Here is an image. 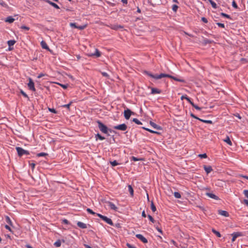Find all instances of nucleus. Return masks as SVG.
Listing matches in <instances>:
<instances>
[{
    "instance_id": "0eeeda50",
    "label": "nucleus",
    "mask_w": 248,
    "mask_h": 248,
    "mask_svg": "<svg viewBox=\"0 0 248 248\" xmlns=\"http://www.w3.org/2000/svg\"><path fill=\"white\" fill-rule=\"evenodd\" d=\"M136 237L137 238L139 239L143 243H147L148 242L147 239L145 237H144L142 234H137L136 235Z\"/></svg>"
},
{
    "instance_id": "052dcab7",
    "label": "nucleus",
    "mask_w": 248,
    "mask_h": 248,
    "mask_svg": "<svg viewBox=\"0 0 248 248\" xmlns=\"http://www.w3.org/2000/svg\"><path fill=\"white\" fill-rule=\"evenodd\" d=\"M132 160H133L134 161H137L139 160V159H138L137 158H136L135 156H132Z\"/></svg>"
},
{
    "instance_id": "de8ad7c7",
    "label": "nucleus",
    "mask_w": 248,
    "mask_h": 248,
    "mask_svg": "<svg viewBox=\"0 0 248 248\" xmlns=\"http://www.w3.org/2000/svg\"><path fill=\"white\" fill-rule=\"evenodd\" d=\"M217 24L218 25V27H219L220 28H225V25L223 23H217Z\"/></svg>"
},
{
    "instance_id": "864d4df0",
    "label": "nucleus",
    "mask_w": 248,
    "mask_h": 248,
    "mask_svg": "<svg viewBox=\"0 0 248 248\" xmlns=\"http://www.w3.org/2000/svg\"><path fill=\"white\" fill-rule=\"evenodd\" d=\"M127 246L128 248H137L136 247H135V246H132L128 243L127 244Z\"/></svg>"
},
{
    "instance_id": "8fccbe9b",
    "label": "nucleus",
    "mask_w": 248,
    "mask_h": 248,
    "mask_svg": "<svg viewBox=\"0 0 248 248\" xmlns=\"http://www.w3.org/2000/svg\"><path fill=\"white\" fill-rule=\"evenodd\" d=\"M199 156L201 157V158H205L207 157V155L206 154H200L199 155Z\"/></svg>"
},
{
    "instance_id": "f704fd0d",
    "label": "nucleus",
    "mask_w": 248,
    "mask_h": 248,
    "mask_svg": "<svg viewBox=\"0 0 248 248\" xmlns=\"http://www.w3.org/2000/svg\"><path fill=\"white\" fill-rule=\"evenodd\" d=\"M72 103V102H70L69 104H66V105H64L62 107L63 108H67L68 109H69Z\"/></svg>"
},
{
    "instance_id": "39448f33",
    "label": "nucleus",
    "mask_w": 248,
    "mask_h": 248,
    "mask_svg": "<svg viewBox=\"0 0 248 248\" xmlns=\"http://www.w3.org/2000/svg\"><path fill=\"white\" fill-rule=\"evenodd\" d=\"M127 128V126L125 124H121L113 127L114 129L121 131H125L126 130Z\"/></svg>"
},
{
    "instance_id": "603ef678",
    "label": "nucleus",
    "mask_w": 248,
    "mask_h": 248,
    "mask_svg": "<svg viewBox=\"0 0 248 248\" xmlns=\"http://www.w3.org/2000/svg\"><path fill=\"white\" fill-rule=\"evenodd\" d=\"M185 99H186L191 105V103H193L190 100V99L187 96L185 97Z\"/></svg>"
},
{
    "instance_id": "b1692460",
    "label": "nucleus",
    "mask_w": 248,
    "mask_h": 248,
    "mask_svg": "<svg viewBox=\"0 0 248 248\" xmlns=\"http://www.w3.org/2000/svg\"><path fill=\"white\" fill-rule=\"evenodd\" d=\"M54 245L56 247H60L61 246V241L60 240H57L54 243Z\"/></svg>"
},
{
    "instance_id": "393cba45",
    "label": "nucleus",
    "mask_w": 248,
    "mask_h": 248,
    "mask_svg": "<svg viewBox=\"0 0 248 248\" xmlns=\"http://www.w3.org/2000/svg\"><path fill=\"white\" fill-rule=\"evenodd\" d=\"M93 55H94L97 57H99L101 56V53L97 49H96L95 53L93 54Z\"/></svg>"
},
{
    "instance_id": "680f3d73",
    "label": "nucleus",
    "mask_w": 248,
    "mask_h": 248,
    "mask_svg": "<svg viewBox=\"0 0 248 248\" xmlns=\"http://www.w3.org/2000/svg\"><path fill=\"white\" fill-rule=\"evenodd\" d=\"M156 229L160 233L162 234V233H163L162 231L160 228L156 227Z\"/></svg>"
},
{
    "instance_id": "ddd939ff",
    "label": "nucleus",
    "mask_w": 248,
    "mask_h": 248,
    "mask_svg": "<svg viewBox=\"0 0 248 248\" xmlns=\"http://www.w3.org/2000/svg\"><path fill=\"white\" fill-rule=\"evenodd\" d=\"M108 206L111 209L113 210H116L117 209V207L116 206V205L112 202H107Z\"/></svg>"
},
{
    "instance_id": "6e6552de",
    "label": "nucleus",
    "mask_w": 248,
    "mask_h": 248,
    "mask_svg": "<svg viewBox=\"0 0 248 248\" xmlns=\"http://www.w3.org/2000/svg\"><path fill=\"white\" fill-rule=\"evenodd\" d=\"M28 86L29 88L31 90L33 91H35L34 82H33L31 78L29 79V82L28 84Z\"/></svg>"
},
{
    "instance_id": "c9c22d12",
    "label": "nucleus",
    "mask_w": 248,
    "mask_h": 248,
    "mask_svg": "<svg viewBox=\"0 0 248 248\" xmlns=\"http://www.w3.org/2000/svg\"><path fill=\"white\" fill-rule=\"evenodd\" d=\"M46 155H47V154L46 153H40L38 154L37 155V156L38 157H41V156H46Z\"/></svg>"
},
{
    "instance_id": "6ab92c4d",
    "label": "nucleus",
    "mask_w": 248,
    "mask_h": 248,
    "mask_svg": "<svg viewBox=\"0 0 248 248\" xmlns=\"http://www.w3.org/2000/svg\"><path fill=\"white\" fill-rule=\"evenodd\" d=\"M5 22H9L10 23H13L15 21V19L12 16H8L5 19Z\"/></svg>"
},
{
    "instance_id": "9d476101",
    "label": "nucleus",
    "mask_w": 248,
    "mask_h": 248,
    "mask_svg": "<svg viewBox=\"0 0 248 248\" xmlns=\"http://www.w3.org/2000/svg\"><path fill=\"white\" fill-rule=\"evenodd\" d=\"M102 219L110 225H113V222H112V221L111 220V219L109 218H108V217H107L106 216H104L103 217Z\"/></svg>"
},
{
    "instance_id": "79ce46f5",
    "label": "nucleus",
    "mask_w": 248,
    "mask_h": 248,
    "mask_svg": "<svg viewBox=\"0 0 248 248\" xmlns=\"http://www.w3.org/2000/svg\"><path fill=\"white\" fill-rule=\"evenodd\" d=\"M51 5L56 9H60L59 6L57 4H56L54 2H52V3H51Z\"/></svg>"
},
{
    "instance_id": "bf43d9fd",
    "label": "nucleus",
    "mask_w": 248,
    "mask_h": 248,
    "mask_svg": "<svg viewBox=\"0 0 248 248\" xmlns=\"http://www.w3.org/2000/svg\"><path fill=\"white\" fill-rule=\"evenodd\" d=\"M0 4L2 5V6L6 5L5 3L3 0H0Z\"/></svg>"
},
{
    "instance_id": "7c9ffc66",
    "label": "nucleus",
    "mask_w": 248,
    "mask_h": 248,
    "mask_svg": "<svg viewBox=\"0 0 248 248\" xmlns=\"http://www.w3.org/2000/svg\"><path fill=\"white\" fill-rule=\"evenodd\" d=\"M133 122H134V123H135L136 124H139V125H140V124H142V123L137 118H134L133 119Z\"/></svg>"
},
{
    "instance_id": "69168bd1",
    "label": "nucleus",
    "mask_w": 248,
    "mask_h": 248,
    "mask_svg": "<svg viewBox=\"0 0 248 248\" xmlns=\"http://www.w3.org/2000/svg\"><path fill=\"white\" fill-rule=\"evenodd\" d=\"M102 74L104 77H108V74L106 72H102Z\"/></svg>"
},
{
    "instance_id": "c756f323",
    "label": "nucleus",
    "mask_w": 248,
    "mask_h": 248,
    "mask_svg": "<svg viewBox=\"0 0 248 248\" xmlns=\"http://www.w3.org/2000/svg\"><path fill=\"white\" fill-rule=\"evenodd\" d=\"M151 208L153 212H155L156 211V207L154 205L153 202H151Z\"/></svg>"
},
{
    "instance_id": "5701e85b",
    "label": "nucleus",
    "mask_w": 248,
    "mask_h": 248,
    "mask_svg": "<svg viewBox=\"0 0 248 248\" xmlns=\"http://www.w3.org/2000/svg\"><path fill=\"white\" fill-rule=\"evenodd\" d=\"M208 1L210 2V3H211V4L213 8H214V9L217 8V4L214 1H213L212 0H208Z\"/></svg>"
},
{
    "instance_id": "a18cd8bd",
    "label": "nucleus",
    "mask_w": 248,
    "mask_h": 248,
    "mask_svg": "<svg viewBox=\"0 0 248 248\" xmlns=\"http://www.w3.org/2000/svg\"><path fill=\"white\" fill-rule=\"evenodd\" d=\"M232 6L235 9L238 8L237 5L234 0H233L232 2Z\"/></svg>"
},
{
    "instance_id": "5fc2aeb1",
    "label": "nucleus",
    "mask_w": 248,
    "mask_h": 248,
    "mask_svg": "<svg viewBox=\"0 0 248 248\" xmlns=\"http://www.w3.org/2000/svg\"><path fill=\"white\" fill-rule=\"evenodd\" d=\"M127 246L128 248H137L136 247H135V246H132L128 243L127 244Z\"/></svg>"
},
{
    "instance_id": "ea45409f",
    "label": "nucleus",
    "mask_w": 248,
    "mask_h": 248,
    "mask_svg": "<svg viewBox=\"0 0 248 248\" xmlns=\"http://www.w3.org/2000/svg\"><path fill=\"white\" fill-rule=\"evenodd\" d=\"M191 105L196 109L200 110L201 109V108L199 107L198 106L194 104V103H191Z\"/></svg>"
},
{
    "instance_id": "20e7f679",
    "label": "nucleus",
    "mask_w": 248,
    "mask_h": 248,
    "mask_svg": "<svg viewBox=\"0 0 248 248\" xmlns=\"http://www.w3.org/2000/svg\"><path fill=\"white\" fill-rule=\"evenodd\" d=\"M124 114L125 119L128 120L129 119L131 115L134 114V113L131 111L129 109L127 108L126 109L124 110Z\"/></svg>"
},
{
    "instance_id": "dca6fc26",
    "label": "nucleus",
    "mask_w": 248,
    "mask_h": 248,
    "mask_svg": "<svg viewBox=\"0 0 248 248\" xmlns=\"http://www.w3.org/2000/svg\"><path fill=\"white\" fill-rule=\"evenodd\" d=\"M150 124L154 128L157 129V130H161V127L159 126L158 125L154 123V122H150Z\"/></svg>"
},
{
    "instance_id": "7ed1b4c3",
    "label": "nucleus",
    "mask_w": 248,
    "mask_h": 248,
    "mask_svg": "<svg viewBox=\"0 0 248 248\" xmlns=\"http://www.w3.org/2000/svg\"><path fill=\"white\" fill-rule=\"evenodd\" d=\"M16 150L19 156H21L24 155H29L28 151L25 150L21 147H17L16 148Z\"/></svg>"
},
{
    "instance_id": "f3484780",
    "label": "nucleus",
    "mask_w": 248,
    "mask_h": 248,
    "mask_svg": "<svg viewBox=\"0 0 248 248\" xmlns=\"http://www.w3.org/2000/svg\"><path fill=\"white\" fill-rule=\"evenodd\" d=\"M41 46L43 48L49 50V47L45 41H42L41 42Z\"/></svg>"
},
{
    "instance_id": "e433bc0d",
    "label": "nucleus",
    "mask_w": 248,
    "mask_h": 248,
    "mask_svg": "<svg viewBox=\"0 0 248 248\" xmlns=\"http://www.w3.org/2000/svg\"><path fill=\"white\" fill-rule=\"evenodd\" d=\"M110 164L112 166H116L118 165V163L116 160H114L113 161L110 162Z\"/></svg>"
},
{
    "instance_id": "4468645a",
    "label": "nucleus",
    "mask_w": 248,
    "mask_h": 248,
    "mask_svg": "<svg viewBox=\"0 0 248 248\" xmlns=\"http://www.w3.org/2000/svg\"><path fill=\"white\" fill-rule=\"evenodd\" d=\"M77 225L78 227L82 229H86L87 228V225L86 224L80 221L78 222Z\"/></svg>"
},
{
    "instance_id": "e2e57ef3",
    "label": "nucleus",
    "mask_w": 248,
    "mask_h": 248,
    "mask_svg": "<svg viewBox=\"0 0 248 248\" xmlns=\"http://www.w3.org/2000/svg\"><path fill=\"white\" fill-rule=\"evenodd\" d=\"M5 228L6 229L8 230L9 231H11V229L10 227L8 225H6L5 226Z\"/></svg>"
},
{
    "instance_id": "774afa93",
    "label": "nucleus",
    "mask_w": 248,
    "mask_h": 248,
    "mask_svg": "<svg viewBox=\"0 0 248 248\" xmlns=\"http://www.w3.org/2000/svg\"><path fill=\"white\" fill-rule=\"evenodd\" d=\"M244 203L246 204V205H248V200H244Z\"/></svg>"
},
{
    "instance_id": "4d7b16f0",
    "label": "nucleus",
    "mask_w": 248,
    "mask_h": 248,
    "mask_svg": "<svg viewBox=\"0 0 248 248\" xmlns=\"http://www.w3.org/2000/svg\"><path fill=\"white\" fill-rule=\"evenodd\" d=\"M49 110L54 113H56V111L54 108H49Z\"/></svg>"
},
{
    "instance_id": "4be33fe9",
    "label": "nucleus",
    "mask_w": 248,
    "mask_h": 248,
    "mask_svg": "<svg viewBox=\"0 0 248 248\" xmlns=\"http://www.w3.org/2000/svg\"><path fill=\"white\" fill-rule=\"evenodd\" d=\"M7 43H8L9 46L10 47L15 45V44L16 43V41H15L14 40H11L8 41Z\"/></svg>"
},
{
    "instance_id": "f8f14e48",
    "label": "nucleus",
    "mask_w": 248,
    "mask_h": 248,
    "mask_svg": "<svg viewBox=\"0 0 248 248\" xmlns=\"http://www.w3.org/2000/svg\"><path fill=\"white\" fill-rule=\"evenodd\" d=\"M203 168H204V170H205V171H206V172L207 173V174L209 173L213 170V169H212L211 166H210L204 165L203 166Z\"/></svg>"
},
{
    "instance_id": "3c124183",
    "label": "nucleus",
    "mask_w": 248,
    "mask_h": 248,
    "mask_svg": "<svg viewBox=\"0 0 248 248\" xmlns=\"http://www.w3.org/2000/svg\"><path fill=\"white\" fill-rule=\"evenodd\" d=\"M62 88L65 89L67 88L68 85L67 84H59Z\"/></svg>"
},
{
    "instance_id": "a878e982",
    "label": "nucleus",
    "mask_w": 248,
    "mask_h": 248,
    "mask_svg": "<svg viewBox=\"0 0 248 248\" xmlns=\"http://www.w3.org/2000/svg\"><path fill=\"white\" fill-rule=\"evenodd\" d=\"M212 232H213L215 234L217 237H221V234L220 233V232L216 230H215V229H213L212 230Z\"/></svg>"
},
{
    "instance_id": "a19ab883",
    "label": "nucleus",
    "mask_w": 248,
    "mask_h": 248,
    "mask_svg": "<svg viewBox=\"0 0 248 248\" xmlns=\"http://www.w3.org/2000/svg\"><path fill=\"white\" fill-rule=\"evenodd\" d=\"M6 222L9 223L10 225H12V221L9 217H6Z\"/></svg>"
},
{
    "instance_id": "f03ea898",
    "label": "nucleus",
    "mask_w": 248,
    "mask_h": 248,
    "mask_svg": "<svg viewBox=\"0 0 248 248\" xmlns=\"http://www.w3.org/2000/svg\"><path fill=\"white\" fill-rule=\"evenodd\" d=\"M97 123L100 130L103 133L107 134L108 130V127L100 121H98Z\"/></svg>"
},
{
    "instance_id": "aec40b11",
    "label": "nucleus",
    "mask_w": 248,
    "mask_h": 248,
    "mask_svg": "<svg viewBox=\"0 0 248 248\" xmlns=\"http://www.w3.org/2000/svg\"><path fill=\"white\" fill-rule=\"evenodd\" d=\"M223 140L227 144H228L229 145L231 146L232 145V142L228 136H227L226 139H224Z\"/></svg>"
},
{
    "instance_id": "bb28decb",
    "label": "nucleus",
    "mask_w": 248,
    "mask_h": 248,
    "mask_svg": "<svg viewBox=\"0 0 248 248\" xmlns=\"http://www.w3.org/2000/svg\"><path fill=\"white\" fill-rule=\"evenodd\" d=\"M198 120L201 122H202L204 123H206V124H212V121H211V120H202V119H198Z\"/></svg>"
},
{
    "instance_id": "1a4fd4ad",
    "label": "nucleus",
    "mask_w": 248,
    "mask_h": 248,
    "mask_svg": "<svg viewBox=\"0 0 248 248\" xmlns=\"http://www.w3.org/2000/svg\"><path fill=\"white\" fill-rule=\"evenodd\" d=\"M232 241L234 242L235 240V239H236V238H237L239 236H241L242 234L240 232H234L232 234Z\"/></svg>"
},
{
    "instance_id": "72a5a7b5",
    "label": "nucleus",
    "mask_w": 248,
    "mask_h": 248,
    "mask_svg": "<svg viewBox=\"0 0 248 248\" xmlns=\"http://www.w3.org/2000/svg\"><path fill=\"white\" fill-rule=\"evenodd\" d=\"M95 137H97L101 140H104L105 139V137L102 136L99 134H97V135H96Z\"/></svg>"
},
{
    "instance_id": "412c9836",
    "label": "nucleus",
    "mask_w": 248,
    "mask_h": 248,
    "mask_svg": "<svg viewBox=\"0 0 248 248\" xmlns=\"http://www.w3.org/2000/svg\"><path fill=\"white\" fill-rule=\"evenodd\" d=\"M128 191L130 193L131 196H133V194H134V190H133V189L132 186L131 185H128Z\"/></svg>"
},
{
    "instance_id": "473e14b6",
    "label": "nucleus",
    "mask_w": 248,
    "mask_h": 248,
    "mask_svg": "<svg viewBox=\"0 0 248 248\" xmlns=\"http://www.w3.org/2000/svg\"><path fill=\"white\" fill-rule=\"evenodd\" d=\"M146 130L150 132V133H155V134H159V133L157 132V131H154V130H151L149 128H144Z\"/></svg>"
},
{
    "instance_id": "a211bd4d",
    "label": "nucleus",
    "mask_w": 248,
    "mask_h": 248,
    "mask_svg": "<svg viewBox=\"0 0 248 248\" xmlns=\"http://www.w3.org/2000/svg\"><path fill=\"white\" fill-rule=\"evenodd\" d=\"M219 214L220 215H222L224 217H228L229 216L228 213L226 211L220 210V211H219Z\"/></svg>"
},
{
    "instance_id": "0e129e2a",
    "label": "nucleus",
    "mask_w": 248,
    "mask_h": 248,
    "mask_svg": "<svg viewBox=\"0 0 248 248\" xmlns=\"http://www.w3.org/2000/svg\"><path fill=\"white\" fill-rule=\"evenodd\" d=\"M142 216L143 217H146V215L145 212L144 211H143L142 212Z\"/></svg>"
},
{
    "instance_id": "49530a36",
    "label": "nucleus",
    "mask_w": 248,
    "mask_h": 248,
    "mask_svg": "<svg viewBox=\"0 0 248 248\" xmlns=\"http://www.w3.org/2000/svg\"><path fill=\"white\" fill-rule=\"evenodd\" d=\"M148 218L149 219V220H150L152 222H153V223H154V222H155V220H154V219L153 218V217L151 216H150V215H149L148 216Z\"/></svg>"
},
{
    "instance_id": "13d9d810",
    "label": "nucleus",
    "mask_w": 248,
    "mask_h": 248,
    "mask_svg": "<svg viewBox=\"0 0 248 248\" xmlns=\"http://www.w3.org/2000/svg\"><path fill=\"white\" fill-rule=\"evenodd\" d=\"M190 116L193 118H195L196 119H197L198 120V119H199L198 117H197V116H196L194 114H193V113H191L190 114Z\"/></svg>"
},
{
    "instance_id": "09e8293b",
    "label": "nucleus",
    "mask_w": 248,
    "mask_h": 248,
    "mask_svg": "<svg viewBox=\"0 0 248 248\" xmlns=\"http://www.w3.org/2000/svg\"><path fill=\"white\" fill-rule=\"evenodd\" d=\"M243 193L245 196L248 198V190H244L243 191Z\"/></svg>"
},
{
    "instance_id": "2eb2a0df",
    "label": "nucleus",
    "mask_w": 248,
    "mask_h": 248,
    "mask_svg": "<svg viewBox=\"0 0 248 248\" xmlns=\"http://www.w3.org/2000/svg\"><path fill=\"white\" fill-rule=\"evenodd\" d=\"M161 93V91L157 89V88H152L151 89V93L152 94H159V93Z\"/></svg>"
},
{
    "instance_id": "cd10ccee",
    "label": "nucleus",
    "mask_w": 248,
    "mask_h": 248,
    "mask_svg": "<svg viewBox=\"0 0 248 248\" xmlns=\"http://www.w3.org/2000/svg\"><path fill=\"white\" fill-rule=\"evenodd\" d=\"M123 27L121 26H119L118 25H114L111 26V28L113 30H117L119 28H122Z\"/></svg>"
},
{
    "instance_id": "9b49d317",
    "label": "nucleus",
    "mask_w": 248,
    "mask_h": 248,
    "mask_svg": "<svg viewBox=\"0 0 248 248\" xmlns=\"http://www.w3.org/2000/svg\"><path fill=\"white\" fill-rule=\"evenodd\" d=\"M206 195L210 198H212V199H215L216 200H219V198L217 196L215 195L214 194L211 193H206Z\"/></svg>"
},
{
    "instance_id": "423d86ee",
    "label": "nucleus",
    "mask_w": 248,
    "mask_h": 248,
    "mask_svg": "<svg viewBox=\"0 0 248 248\" xmlns=\"http://www.w3.org/2000/svg\"><path fill=\"white\" fill-rule=\"evenodd\" d=\"M70 26L72 28H74L78 29L80 30H82L84 29L87 27V25H82V26H77L76 23H70Z\"/></svg>"
},
{
    "instance_id": "c03bdc74",
    "label": "nucleus",
    "mask_w": 248,
    "mask_h": 248,
    "mask_svg": "<svg viewBox=\"0 0 248 248\" xmlns=\"http://www.w3.org/2000/svg\"><path fill=\"white\" fill-rule=\"evenodd\" d=\"M20 28L21 29L25 30L26 31H29L30 30V28L26 26H21Z\"/></svg>"
},
{
    "instance_id": "f257e3e1",
    "label": "nucleus",
    "mask_w": 248,
    "mask_h": 248,
    "mask_svg": "<svg viewBox=\"0 0 248 248\" xmlns=\"http://www.w3.org/2000/svg\"><path fill=\"white\" fill-rule=\"evenodd\" d=\"M145 73L148 76H149L152 78H154L155 79H160L163 78H172L176 81H180V82L183 81V80L178 79V78H177L171 76L169 74L161 73L159 75H153L147 71L145 72Z\"/></svg>"
},
{
    "instance_id": "6e6d98bb",
    "label": "nucleus",
    "mask_w": 248,
    "mask_h": 248,
    "mask_svg": "<svg viewBox=\"0 0 248 248\" xmlns=\"http://www.w3.org/2000/svg\"><path fill=\"white\" fill-rule=\"evenodd\" d=\"M202 20L203 22H204V23H207V22H208V20H207V19L205 17H202Z\"/></svg>"
},
{
    "instance_id": "37998d69",
    "label": "nucleus",
    "mask_w": 248,
    "mask_h": 248,
    "mask_svg": "<svg viewBox=\"0 0 248 248\" xmlns=\"http://www.w3.org/2000/svg\"><path fill=\"white\" fill-rule=\"evenodd\" d=\"M20 93L26 98H27L29 99V96L28 95L22 90L20 91Z\"/></svg>"
},
{
    "instance_id": "338daca9",
    "label": "nucleus",
    "mask_w": 248,
    "mask_h": 248,
    "mask_svg": "<svg viewBox=\"0 0 248 248\" xmlns=\"http://www.w3.org/2000/svg\"><path fill=\"white\" fill-rule=\"evenodd\" d=\"M84 246L86 248H92V247H91L90 246L87 245V244H84Z\"/></svg>"
},
{
    "instance_id": "4c0bfd02",
    "label": "nucleus",
    "mask_w": 248,
    "mask_h": 248,
    "mask_svg": "<svg viewBox=\"0 0 248 248\" xmlns=\"http://www.w3.org/2000/svg\"><path fill=\"white\" fill-rule=\"evenodd\" d=\"M221 16H222L223 17H225L227 18H229V19H230L231 18V17L229 15L226 14H225V13H221Z\"/></svg>"
},
{
    "instance_id": "58836bf2",
    "label": "nucleus",
    "mask_w": 248,
    "mask_h": 248,
    "mask_svg": "<svg viewBox=\"0 0 248 248\" xmlns=\"http://www.w3.org/2000/svg\"><path fill=\"white\" fill-rule=\"evenodd\" d=\"M87 211L90 213V214H91L92 215H95L96 213L95 212H94L92 209H90V208H87Z\"/></svg>"
},
{
    "instance_id": "2f4dec72",
    "label": "nucleus",
    "mask_w": 248,
    "mask_h": 248,
    "mask_svg": "<svg viewBox=\"0 0 248 248\" xmlns=\"http://www.w3.org/2000/svg\"><path fill=\"white\" fill-rule=\"evenodd\" d=\"M178 8V6L176 4H173L172 6V10L173 12H176Z\"/></svg>"
},
{
    "instance_id": "c85d7f7f",
    "label": "nucleus",
    "mask_w": 248,
    "mask_h": 248,
    "mask_svg": "<svg viewBox=\"0 0 248 248\" xmlns=\"http://www.w3.org/2000/svg\"><path fill=\"white\" fill-rule=\"evenodd\" d=\"M174 196L176 198H177V199H180L181 198V194H180V193L178 192H175L174 193Z\"/></svg>"
}]
</instances>
